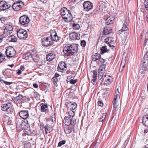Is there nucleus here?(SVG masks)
<instances>
[{"mask_svg":"<svg viewBox=\"0 0 148 148\" xmlns=\"http://www.w3.org/2000/svg\"><path fill=\"white\" fill-rule=\"evenodd\" d=\"M18 37L21 39H25L28 36L27 32L24 29H20L17 33Z\"/></svg>","mask_w":148,"mask_h":148,"instance_id":"6e6552de","label":"nucleus"},{"mask_svg":"<svg viewBox=\"0 0 148 148\" xmlns=\"http://www.w3.org/2000/svg\"><path fill=\"white\" fill-rule=\"evenodd\" d=\"M69 37L70 38L73 40L80 39V34L79 33L74 32H72L69 34Z\"/></svg>","mask_w":148,"mask_h":148,"instance_id":"f8f14e48","label":"nucleus"},{"mask_svg":"<svg viewBox=\"0 0 148 148\" xmlns=\"http://www.w3.org/2000/svg\"><path fill=\"white\" fill-rule=\"evenodd\" d=\"M108 45L112 49H115V47L113 45H111V44H108Z\"/></svg>","mask_w":148,"mask_h":148,"instance_id":"13d9d810","label":"nucleus"},{"mask_svg":"<svg viewBox=\"0 0 148 148\" xmlns=\"http://www.w3.org/2000/svg\"><path fill=\"white\" fill-rule=\"evenodd\" d=\"M42 42L43 45L46 47L52 45L53 44V41L51 40L48 37H44L42 39Z\"/></svg>","mask_w":148,"mask_h":148,"instance_id":"9b49d317","label":"nucleus"},{"mask_svg":"<svg viewBox=\"0 0 148 148\" xmlns=\"http://www.w3.org/2000/svg\"><path fill=\"white\" fill-rule=\"evenodd\" d=\"M3 29L4 30L3 36H7L12 33L13 28L11 25L6 24L3 27Z\"/></svg>","mask_w":148,"mask_h":148,"instance_id":"20e7f679","label":"nucleus"},{"mask_svg":"<svg viewBox=\"0 0 148 148\" xmlns=\"http://www.w3.org/2000/svg\"><path fill=\"white\" fill-rule=\"evenodd\" d=\"M72 17V16L71 13V12L69 11L67 12V13L65 14L64 16L62 17V18L65 21L68 22L71 20Z\"/></svg>","mask_w":148,"mask_h":148,"instance_id":"4468645a","label":"nucleus"},{"mask_svg":"<svg viewBox=\"0 0 148 148\" xmlns=\"http://www.w3.org/2000/svg\"><path fill=\"white\" fill-rule=\"evenodd\" d=\"M24 5V3L21 0H19L15 2L12 7L13 9L16 11L20 10Z\"/></svg>","mask_w":148,"mask_h":148,"instance_id":"39448f33","label":"nucleus"},{"mask_svg":"<svg viewBox=\"0 0 148 148\" xmlns=\"http://www.w3.org/2000/svg\"><path fill=\"white\" fill-rule=\"evenodd\" d=\"M112 29H108L107 28L104 27L103 32V35H107L112 33Z\"/></svg>","mask_w":148,"mask_h":148,"instance_id":"aec40b11","label":"nucleus"},{"mask_svg":"<svg viewBox=\"0 0 148 148\" xmlns=\"http://www.w3.org/2000/svg\"><path fill=\"white\" fill-rule=\"evenodd\" d=\"M29 22V19L28 17L25 15H23L19 18L20 23L22 25H24L27 24Z\"/></svg>","mask_w":148,"mask_h":148,"instance_id":"1a4fd4ad","label":"nucleus"},{"mask_svg":"<svg viewBox=\"0 0 148 148\" xmlns=\"http://www.w3.org/2000/svg\"><path fill=\"white\" fill-rule=\"evenodd\" d=\"M5 56L1 53L0 52V64L3 62L5 59Z\"/></svg>","mask_w":148,"mask_h":148,"instance_id":"4c0bfd02","label":"nucleus"},{"mask_svg":"<svg viewBox=\"0 0 148 148\" xmlns=\"http://www.w3.org/2000/svg\"><path fill=\"white\" fill-rule=\"evenodd\" d=\"M101 52L100 53L102 55L104 53L109 51V50L107 49V46H102L100 49Z\"/></svg>","mask_w":148,"mask_h":148,"instance_id":"a878e982","label":"nucleus"},{"mask_svg":"<svg viewBox=\"0 0 148 148\" xmlns=\"http://www.w3.org/2000/svg\"><path fill=\"white\" fill-rule=\"evenodd\" d=\"M99 61L101 64H103L105 62V60L103 58H101V57L99 58Z\"/></svg>","mask_w":148,"mask_h":148,"instance_id":"8fccbe9b","label":"nucleus"},{"mask_svg":"<svg viewBox=\"0 0 148 148\" xmlns=\"http://www.w3.org/2000/svg\"><path fill=\"white\" fill-rule=\"evenodd\" d=\"M126 31V32L124 33V36L126 38L129 34V31L128 30Z\"/></svg>","mask_w":148,"mask_h":148,"instance_id":"603ef678","label":"nucleus"},{"mask_svg":"<svg viewBox=\"0 0 148 148\" xmlns=\"http://www.w3.org/2000/svg\"><path fill=\"white\" fill-rule=\"evenodd\" d=\"M22 95L19 94L18 96L15 97H13L12 100H13L15 103L18 104H22Z\"/></svg>","mask_w":148,"mask_h":148,"instance_id":"ddd939ff","label":"nucleus"},{"mask_svg":"<svg viewBox=\"0 0 148 148\" xmlns=\"http://www.w3.org/2000/svg\"><path fill=\"white\" fill-rule=\"evenodd\" d=\"M55 55L54 54L50 53L47 55L46 56L47 60L49 62L52 61L54 58Z\"/></svg>","mask_w":148,"mask_h":148,"instance_id":"6ab92c4d","label":"nucleus"},{"mask_svg":"<svg viewBox=\"0 0 148 148\" xmlns=\"http://www.w3.org/2000/svg\"><path fill=\"white\" fill-rule=\"evenodd\" d=\"M114 40L113 38L110 37H108L105 39V42L108 44H110L111 42L114 43Z\"/></svg>","mask_w":148,"mask_h":148,"instance_id":"393cba45","label":"nucleus"},{"mask_svg":"<svg viewBox=\"0 0 148 148\" xmlns=\"http://www.w3.org/2000/svg\"><path fill=\"white\" fill-rule=\"evenodd\" d=\"M33 86L35 88H37L38 87V85L36 84H33Z\"/></svg>","mask_w":148,"mask_h":148,"instance_id":"bf43d9fd","label":"nucleus"},{"mask_svg":"<svg viewBox=\"0 0 148 148\" xmlns=\"http://www.w3.org/2000/svg\"><path fill=\"white\" fill-rule=\"evenodd\" d=\"M49 128L50 127H49L48 124H47L45 127V129L47 130H48L49 129Z\"/></svg>","mask_w":148,"mask_h":148,"instance_id":"052dcab7","label":"nucleus"},{"mask_svg":"<svg viewBox=\"0 0 148 148\" xmlns=\"http://www.w3.org/2000/svg\"><path fill=\"white\" fill-rule=\"evenodd\" d=\"M77 79H71L70 81V83L72 84H74L77 82Z\"/></svg>","mask_w":148,"mask_h":148,"instance_id":"49530a36","label":"nucleus"},{"mask_svg":"<svg viewBox=\"0 0 148 148\" xmlns=\"http://www.w3.org/2000/svg\"><path fill=\"white\" fill-rule=\"evenodd\" d=\"M5 3V1L2 0H0V8H2V6H4V5H3L4 3Z\"/></svg>","mask_w":148,"mask_h":148,"instance_id":"09e8293b","label":"nucleus"},{"mask_svg":"<svg viewBox=\"0 0 148 148\" xmlns=\"http://www.w3.org/2000/svg\"><path fill=\"white\" fill-rule=\"evenodd\" d=\"M98 105L99 106L102 107L103 106V101L101 100L99 101L98 102Z\"/></svg>","mask_w":148,"mask_h":148,"instance_id":"c03bdc74","label":"nucleus"},{"mask_svg":"<svg viewBox=\"0 0 148 148\" xmlns=\"http://www.w3.org/2000/svg\"><path fill=\"white\" fill-rule=\"evenodd\" d=\"M5 54L8 58H10L15 56L16 54V52L14 49L11 46L6 48Z\"/></svg>","mask_w":148,"mask_h":148,"instance_id":"7ed1b4c3","label":"nucleus"},{"mask_svg":"<svg viewBox=\"0 0 148 148\" xmlns=\"http://www.w3.org/2000/svg\"><path fill=\"white\" fill-rule=\"evenodd\" d=\"M4 3L3 5H4V6H2V8H0V9L3 10L8 9L9 7L6 2L5 1V3Z\"/></svg>","mask_w":148,"mask_h":148,"instance_id":"c9c22d12","label":"nucleus"},{"mask_svg":"<svg viewBox=\"0 0 148 148\" xmlns=\"http://www.w3.org/2000/svg\"><path fill=\"white\" fill-rule=\"evenodd\" d=\"M124 31L123 30H122V29H121V30H119L118 31V33L119 34H121Z\"/></svg>","mask_w":148,"mask_h":148,"instance_id":"338daca9","label":"nucleus"},{"mask_svg":"<svg viewBox=\"0 0 148 148\" xmlns=\"http://www.w3.org/2000/svg\"><path fill=\"white\" fill-rule=\"evenodd\" d=\"M148 60V52L144 56L143 59V63H145Z\"/></svg>","mask_w":148,"mask_h":148,"instance_id":"e433bc0d","label":"nucleus"},{"mask_svg":"<svg viewBox=\"0 0 148 148\" xmlns=\"http://www.w3.org/2000/svg\"><path fill=\"white\" fill-rule=\"evenodd\" d=\"M51 38L50 39L51 40L54 41H57L59 40V37H58L57 36V33L56 32L54 33H52L51 35Z\"/></svg>","mask_w":148,"mask_h":148,"instance_id":"dca6fc26","label":"nucleus"},{"mask_svg":"<svg viewBox=\"0 0 148 148\" xmlns=\"http://www.w3.org/2000/svg\"><path fill=\"white\" fill-rule=\"evenodd\" d=\"M104 120V119H103L101 117L99 118L98 121V122H103V121Z\"/></svg>","mask_w":148,"mask_h":148,"instance_id":"69168bd1","label":"nucleus"},{"mask_svg":"<svg viewBox=\"0 0 148 148\" xmlns=\"http://www.w3.org/2000/svg\"><path fill=\"white\" fill-rule=\"evenodd\" d=\"M20 69L22 71H23L25 70V68L23 66H21L20 67Z\"/></svg>","mask_w":148,"mask_h":148,"instance_id":"0e129e2a","label":"nucleus"},{"mask_svg":"<svg viewBox=\"0 0 148 148\" xmlns=\"http://www.w3.org/2000/svg\"><path fill=\"white\" fill-rule=\"evenodd\" d=\"M106 113H103L102 114L101 118H102L104 120L105 118L106 117Z\"/></svg>","mask_w":148,"mask_h":148,"instance_id":"6e6d98bb","label":"nucleus"},{"mask_svg":"<svg viewBox=\"0 0 148 148\" xmlns=\"http://www.w3.org/2000/svg\"><path fill=\"white\" fill-rule=\"evenodd\" d=\"M11 104V103H8L3 104L1 107V110L5 111L7 114H12L13 112V110L10 107Z\"/></svg>","mask_w":148,"mask_h":148,"instance_id":"0eeeda50","label":"nucleus"},{"mask_svg":"<svg viewBox=\"0 0 148 148\" xmlns=\"http://www.w3.org/2000/svg\"><path fill=\"white\" fill-rule=\"evenodd\" d=\"M145 8L146 10H148V2L146 3L145 4Z\"/></svg>","mask_w":148,"mask_h":148,"instance_id":"4d7b16f0","label":"nucleus"},{"mask_svg":"<svg viewBox=\"0 0 148 148\" xmlns=\"http://www.w3.org/2000/svg\"><path fill=\"white\" fill-rule=\"evenodd\" d=\"M19 115L20 117L25 119L22 121L21 123H18V122L17 123V126L21 127L22 129H24L25 132H27L28 134H29L31 132L29 130V128L28 127V121L25 120L29 116L28 111L25 110H21L19 112Z\"/></svg>","mask_w":148,"mask_h":148,"instance_id":"f257e3e1","label":"nucleus"},{"mask_svg":"<svg viewBox=\"0 0 148 148\" xmlns=\"http://www.w3.org/2000/svg\"><path fill=\"white\" fill-rule=\"evenodd\" d=\"M68 108H69L71 110H73L75 109L77 107V104L75 102H73L71 103V102H70L68 103Z\"/></svg>","mask_w":148,"mask_h":148,"instance_id":"a211bd4d","label":"nucleus"},{"mask_svg":"<svg viewBox=\"0 0 148 148\" xmlns=\"http://www.w3.org/2000/svg\"><path fill=\"white\" fill-rule=\"evenodd\" d=\"M32 54L30 52H28L23 56V58L26 60H28L30 58H32Z\"/></svg>","mask_w":148,"mask_h":148,"instance_id":"5701e85b","label":"nucleus"},{"mask_svg":"<svg viewBox=\"0 0 148 148\" xmlns=\"http://www.w3.org/2000/svg\"><path fill=\"white\" fill-rule=\"evenodd\" d=\"M128 25V23L125 20L123 23V26L122 28V30H123L124 31H127L128 29L127 27Z\"/></svg>","mask_w":148,"mask_h":148,"instance_id":"7c9ffc66","label":"nucleus"},{"mask_svg":"<svg viewBox=\"0 0 148 148\" xmlns=\"http://www.w3.org/2000/svg\"><path fill=\"white\" fill-rule=\"evenodd\" d=\"M60 76V75L57 73H56L55 74V76L54 77H55L56 78H57L58 77H59Z\"/></svg>","mask_w":148,"mask_h":148,"instance_id":"e2e57ef3","label":"nucleus"},{"mask_svg":"<svg viewBox=\"0 0 148 148\" xmlns=\"http://www.w3.org/2000/svg\"><path fill=\"white\" fill-rule=\"evenodd\" d=\"M71 126V127L70 126H68L65 127L64 131L66 134H69L71 133L73 128V126Z\"/></svg>","mask_w":148,"mask_h":148,"instance_id":"4be33fe9","label":"nucleus"},{"mask_svg":"<svg viewBox=\"0 0 148 148\" xmlns=\"http://www.w3.org/2000/svg\"><path fill=\"white\" fill-rule=\"evenodd\" d=\"M73 28L75 30L78 29L80 27L79 25L77 24L74 23L73 25Z\"/></svg>","mask_w":148,"mask_h":148,"instance_id":"58836bf2","label":"nucleus"},{"mask_svg":"<svg viewBox=\"0 0 148 148\" xmlns=\"http://www.w3.org/2000/svg\"><path fill=\"white\" fill-rule=\"evenodd\" d=\"M101 57V55L97 53H96L95 55L91 56V59L93 61H95L97 60H99V58Z\"/></svg>","mask_w":148,"mask_h":148,"instance_id":"412c9836","label":"nucleus"},{"mask_svg":"<svg viewBox=\"0 0 148 148\" xmlns=\"http://www.w3.org/2000/svg\"><path fill=\"white\" fill-rule=\"evenodd\" d=\"M78 49V45L76 44H73L64 47L63 49V52L66 56H69V55L70 54L75 56L77 53Z\"/></svg>","mask_w":148,"mask_h":148,"instance_id":"f03ea898","label":"nucleus"},{"mask_svg":"<svg viewBox=\"0 0 148 148\" xmlns=\"http://www.w3.org/2000/svg\"><path fill=\"white\" fill-rule=\"evenodd\" d=\"M32 58L34 61L36 63H38L39 61V58L37 54L34 55V56H33Z\"/></svg>","mask_w":148,"mask_h":148,"instance_id":"473e14b6","label":"nucleus"},{"mask_svg":"<svg viewBox=\"0 0 148 148\" xmlns=\"http://www.w3.org/2000/svg\"><path fill=\"white\" fill-rule=\"evenodd\" d=\"M41 107V111L42 112H45L48 108V106L46 104L41 103L40 105Z\"/></svg>","mask_w":148,"mask_h":148,"instance_id":"b1692460","label":"nucleus"},{"mask_svg":"<svg viewBox=\"0 0 148 148\" xmlns=\"http://www.w3.org/2000/svg\"><path fill=\"white\" fill-rule=\"evenodd\" d=\"M21 73V71L20 70L18 69V71L17 72V73L18 74V75H19Z\"/></svg>","mask_w":148,"mask_h":148,"instance_id":"680f3d73","label":"nucleus"},{"mask_svg":"<svg viewBox=\"0 0 148 148\" xmlns=\"http://www.w3.org/2000/svg\"><path fill=\"white\" fill-rule=\"evenodd\" d=\"M105 66L104 65H103V66L101 65V66L100 67L99 70V71L98 73L99 74H103L104 73L105 71Z\"/></svg>","mask_w":148,"mask_h":148,"instance_id":"2f4dec72","label":"nucleus"},{"mask_svg":"<svg viewBox=\"0 0 148 148\" xmlns=\"http://www.w3.org/2000/svg\"><path fill=\"white\" fill-rule=\"evenodd\" d=\"M24 148H31V144L30 143H25L24 146Z\"/></svg>","mask_w":148,"mask_h":148,"instance_id":"79ce46f5","label":"nucleus"},{"mask_svg":"<svg viewBox=\"0 0 148 148\" xmlns=\"http://www.w3.org/2000/svg\"><path fill=\"white\" fill-rule=\"evenodd\" d=\"M52 81L54 84V85L56 86H57V82H58V79L55 77H53L52 79Z\"/></svg>","mask_w":148,"mask_h":148,"instance_id":"72a5a7b5","label":"nucleus"},{"mask_svg":"<svg viewBox=\"0 0 148 148\" xmlns=\"http://www.w3.org/2000/svg\"><path fill=\"white\" fill-rule=\"evenodd\" d=\"M22 103L25 102H28L30 100V98L28 97L23 96L22 95Z\"/></svg>","mask_w":148,"mask_h":148,"instance_id":"c756f323","label":"nucleus"},{"mask_svg":"<svg viewBox=\"0 0 148 148\" xmlns=\"http://www.w3.org/2000/svg\"><path fill=\"white\" fill-rule=\"evenodd\" d=\"M97 78H93V79L92 80L91 82L93 84H95V81Z\"/></svg>","mask_w":148,"mask_h":148,"instance_id":"5fc2aeb1","label":"nucleus"},{"mask_svg":"<svg viewBox=\"0 0 148 148\" xmlns=\"http://www.w3.org/2000/svg\"><path fill=\"white\" fill-rule=\"evenodd\" d=\"M4 83H5L6 85H9L12 84V82H6L5 81V82H4Z\"/></svg>","mask_w":148,"mask_h":148,"instance_id":"864d4df0","label":"nucleus"},{"mask_svg":"<svg viewBox=\"0 0 148 148\" xmlns=\"http://www.w3.org/2000/svg\"><path fill=\"white\" fill-rule=\"evenodd\" d=\"M92 72L93 73V75L92 77L93 78H97V71L96 70H94Z\"/></svg>","mask_w":148,"mask_h":148,"instance_id":"a19ab883","label":"nucleus"},{"mask_svg":"<svg viewBox=\"0 0 148 148\" xmlns=\"http://www.w3.org/2000/svg\"><path fill=\"white\" fill-rule=\"evenodd\" d=\"M86 45V42L84 40H83L81 42V45L82 47H84Z\"/></svg>","mask_w":148,"mask_h":148,"instance_id":"de8ad7c7","label":"nucleus"},{"mask_svg":"<svg viewBox=\"0 0 148 148\" xmlns=\"http://www.w3.org/2000/svg\"><path fill=\"white\" fill-rule=\"evenodd\" d=\"M84 10L88 12L93 8V3L90 1H85L83 3Z\"/></svg>","mask_w":148,"mask_h":148,"instance_id":"9d476101","label":"nucleus"},{"mask_svg":"<svg viewBox=\"0 0 148 148\" xmlns=\"http://www.w3.org/2000/svg\"><path fill=\"white\" fill-rule=\"evenodd\" d=\"M58 67L61 70L65 71L66 69V64L64 62H61L58 64Z\"/></svg>","mask_w":148,"mask_h":148,"instance_id":"2eb2a0df","label":"nucleus"},{"mask_svg":"<svg viewBox=\"0 0 148 148\" xmlns=\"http://www.w3.org/2000/svg\"><path fill=\"white\" fill-rule=\"evenodd\" d=\"M7 18L5 17H2L0 18V21L1 23H3L7 20Z\"/></svg>","mask_w":148,"mask_h":148,"instance_id":"37998d69","label":"nucleus"},{"mask_svg":"<svg viewBox=\"0 0 148 148\" xmlns=\"http://www.w3.org/2000/svg\"><path fill=\"white\" fill-rule=\"evenodd\" d=\"M114 18H111L110 16L108 17L106 20V24L107 25L112 24L113 23Z\"/></svg>","mask_w":148,"mask_h":148,"instance_id":"bb28decb","label":"nucleus"},{"mask_svg":"<svg viewBox=\"0 0 148 148\" xmlns=\"http://www.w3.org/2000/svg\"><path fill=\"white\" fill-rule=\"evenodd\" d=\"M66 142V140H62L60 141L58 144V147H60L62 145L65 144Z\"/></svg>","mask_w":148,"mask_h":148,"instance_id":"ea45409f","label":"nucleus"},{"mask_svg":"<svg viewBox=\"0 0 148 148\" xmlns=\"http://www.w3.org/2000/svg\"><path fill=\"white\" fill-rule=\"evenodd\" d=\"M68 114L69 117L73 118L75 116V113L73 110H70L68 112Z\"/></svg>","mask_w":148,"mask_h":148,"instance_id":"f704fd0d","label":"nucleus"},{"mask_svg":"<svg viewBox=\"0 0 148 148\" xmlns=\"http://www.w3.org/2000/svg\"><path fill=\"white\" fill-rule=\"evenodd\" d=\"M116 98H115V97L114 98V100H113V103H116Z\"/></svg>","mask_w":148,"mask_h":148,"instance_id":"774afa93","label":"nucleus"},{"mask_svg":"<svg viewBox=\"0 0 148 148\" xmlns=\"http://www.w3.org/2000/svg\"><path fill=\"white\" fill-rule=\"evenodd\" d=\"M143 119L142 123L145 126L148 127V115L144 116Z\"/></svg>","mask_w":148,"mask_h":148,"instance_id":"f3484780","label":"nucleus"},{"mask_svg":"<svg viewBox=\"0 0 148 148\" xmlns=\"http://www.w3.org/2000/svg\"><path fill=\"white\" fill-rule=\"evenodd\" d=\"M69 10H68L66 8H63L61 9L60 10V14L62 17L64 16V15L67 13V12Z\"/></svg>","mask_w":148,"mask_h":148,"instance_id":"cd10ccee","label":"nucleus"},{"mask_svg":"<svg viewBox=\"0 0 148 148\" xmlns=\"http://www.w3.org/2000/svg\"><path fill=\"white\" fill-rule=\"evenodd\" d=\"M64 123L66 125L73 126L74 127L76 123V119L68 116H65L64 118Z\"/></svg>","mask_w":148,"mask_h":148,"instance_id":"423d86ee","label":"nucleus"},{"mask_svg":"<svg viewBox=\"0 0 148 148\" xmlns=\"http://www.w3.org/2000/svg\"><path fill=\"white\" fill-rule=\"evenodd\" d=\"M7 40L10 42H16L17 41L16 37L13 35L10 36Z\"/></svg>","mask_w":148,"mask_h":148,"instance_id":"c85d7f7f","label":"nucleus"},{"mask_svg":"<svg viewBox=\"0 0 148 148\" xmlns=\"http://www.w3.org/2000/svg\"><path fill=\"white\" fill-rule=\"evenodd\" d=\"M148 66V62L146 61V62L145 63L143 62V69L144 70H146L147 69V66Z\"/></svg>","mask_w":148,"mask_h":148,"instance_id":"a18cd8bd","label":"nucleus"},{"mask_svg":"<svg viewBox=\"0 0 148 148\" xmlns=\"http://www.w3.org/2000/svg\"><path fill=\"white\" fill-rule=\"evenodd\" d=\"M6 36H3V34L0 35V43L2 41L3 38H5Z\"/></svg>","mask_w":148,"mask_h":148,"instance_id":"3c124183","label":"nucleus"}]
</instances>
